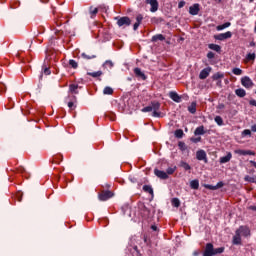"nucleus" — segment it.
<instances>
[{
    "label": "nucleus",
    "mask_w": 256,
    "mask_h": 256,
    "mask_svg": "<svg viewBox=\"0 0 256 256\" xmlns=\"http://www.w3.org/2000/svg\"><path fill=\"white\" fill-rule=\"evenodd\" d=\"M118 27H129L131 25V18L128 16L116 17Z\"/></svg>",
    "instance_id": "1"
},
{
    "label": "nucleus",
    "mask_w": 256,
    "mask_h": 256,
    "mask_svg": "<svg viewBox=\"0 0 256 256\" xmlns=\"http://www.w3.org/2000/svg\"><path fill=\"white\" fill-rule=\"evenodd\" d=\"M110 190H102L101 193L98 194L99 201H109L112 197H114Z\"/></svg>",
    "instance_id": "2"
},
{
    "label": "nucleus",
    "mask_w": 256,
    "mask_h": 256,
    "mask_svg": "<svg viewBox=\"0 0 256 256\" xmlns=\"http://www.w3.org/2000/svg\"><path fill=\"white\" fill-rule=\"evenodd\" d=\"M150 106L152 107V117H161V112H159V109H161V103L159 101H152Z\"/></svg>",
    "instance_id": "3"
},
{
    "label": "nucleus",
    "mask_w": 256,
    "mask_h": 256,
    "mask_svg": "<svg viewBox=\"0 0 256 256\" xmlns=\"http://www.w3.org/2000/svg\"><path fill=\"white\" fill-rule=\"evenodd\" d=\"M231 37H233V33H231V31L214 35V39H216V41H225V39H231Z\"/></svg>",
    "instance_id": "4"
},
{
    "label": "nucleus",
    "mask_w": 256,
    "mask_h": 256,
    "mask_svg": "<svg viewBox=\"0 0 256 256\" xmlns=\"http://www.w3.org/2000/svg\"><path fill=\"white\" fill-rule=\"evenodd\" d=\"M236 233L238 235H242L243 237H249L251 235V230L247 226H240L237 230Z\"/></svg>",
    "instance_id": "5"
},
{
    "label": "nucleus",
    "mask_w": 256,
    "mask_h": 256,
    "mask_svg": "<svg viewBox=\"0 0 256 256\" xmlns=\"http://www.w3.org/2000/svg\"><path fill=\"white\" fill-rule=\"evenodd\" d=\"M241 85L245 87L246 89H251L253 87V80L249 78V76H244L241 78Z\"/></svg>",
    "instance_id": "6"
},
{
    "label": "nucleus",
    "mask_w": 256,
    "mask_h": 256,
    "mask_svg": "<svg viewBox=\"0 0 256 256\" xmlns=\"http://www.w3.org/2000/svg\"><path fill=\"white\" fill-rule=\"evenodd\" d=\"M203 256H215L213 243H207Z\"/></svg>",
    "instance_id": "7"
},
{
    "label": "nucleus",
    "mask_w": 256,
    "mask_h": 256,
    "mask_svg": "<svg viewBox=\"0 0 256 256\" xmlns=\"http://www.w3.org/2000/svg\"><path fill=\"white\" fill-rule=\"evenodd\" d=\"M146 3L150 5L151 13H157L159 11V2L157 0H148Z\"/></svg>",
    "instance_id": "8"
},
{
    "label": "nucleus",
    "mask_w": 256,
    "mask_h": 256,
    "mask_svg": "<svg viewBox=\"0 0 256 256\" xmlns=\"http://www.w3.org/2000/svg\"><path fill=\"white\" fill-rule=\"evenodd\" d=\"M211 71H213V68L209 66L204 68L203 70L200 71L199 79L201 80L207 79V77H209V75L211 74Z\"/></svg>",
    "instance_id": "9"
},
{
    "label": "nucleus",
    "mask_w": 256,
    "mask_h": 256,
    "mask_svg": "<svg viewBox=\"0 0 256 256\" xmlns=\"http://www.w3.org/2000/svg\"><path fill=\"white\" fill-rule=\"evenodd\" d=\"M196 159L198 161H204V163H207V152H205V150H198L196 152Z\"/></svg>",
    "instance_id": "10"
},
{
    "label": "nucleus",
    "mask_w": 256,
    "mask_h": 256,
    "mask_svg": "<svg viewBox=\"0 0 256 256\" xmlns=\"http://www.w3.org/2000/svg\"><path fill=\"white\" fill-rule=\"evenodd\" d=\"M134 75L137 77V79H141L142 81H147V75H145V73L141 71V68H135Z\"/></svg>",
    "instance_id": "11"
},
{
    "label": "nucleus",
    "mask_w": 256,
    "mask_h": 256,
    "mask_svg": "<svg viewBox=\"0 0 256 256\" xmlns=\"http://www.w3.org/2000/svg\"><path fill=\"white\" fill-rule=\"evenodd\" d=\"M140 211H141V215H142V217H144V219H147V217L151 216V210H149V208H147V206H145V204H142L140 206Z\"/></svg>",
    "instance_id": "12"
},
{
    "label": "nucleus",
    "mask_w": 256,
    "mask_h": 256,
    "mask_svg": "<svg viewBox=\"0 0 256 256\" xmlns=\"http://www.w3.org/2000/svg\"><path fill=\"white\" fill-rule=\"evenodd\" d=\"M154 174L156 175V177H158V179H169V175L166 174V172L163 170L154 169Z\"/></svg>",
    "instance_id": "13"
},
{
    "label": "nucleus",
    "mask_w": 256,
    "mask_h": 256,
    "mask_svg": "<svg viewBox=\"0 0 256 256\" xmlns=\"http://www.w3.org/2000/svg\"><path fill=\"white\" fill-rule=\"evenodd\" d=\"M199 11H201V8L200 5L197 3L189 7L190 15H199Z\"/></svg>",
    "instance_id": "14"
},
{
    "label": "nucleus",
    "mask_w": 256,
    "mask_h": 256,
    "mask_svg": "<svg viewBox=\"0 0 256 256\" xmlns=\"http://www.w3.org/2000/svg\"><path fill=\"white\" fill-rule=\"evenodd\" d=\"M142 22H143V14H138L136 16V22L133 25L134 31H137L139 29V25H141Z\"/></svg>",
    "instance_id": "15"
},
{
    "label": "nucleus",
    "mask_w": 256,
    "mask_h": 256,
    "mask_svg": "<svg viewBox=\"0 0 256 256\" xmlns=\"http://www.w3.org/2000/svg\"><path fill=\"white\" fill-rule=\"evenodd\" d=\"M169 97L175 103H181V96H179V94H177V92H173V91L169 92Z\"/></svg>",
    "instance_id": "16"
},
{
    "label": "nucleus",
    "mask_w": 256,
    "mask_h": 256,
    "mask_svg": "<svg viewBox=\"0 0 256 256\" xmlns=\"http://www.w3.org/2000/svg\"><path fill=\"white\" fill-rule=\"evenodd\" d=\"M80 57L82 59H85V61H89L91 59H97V55H95V54H87L85 52L81 53Z\"/></svg>",
    "instance_id": "17"
},
{
    "label": "nucleus",
    "mask_w": 256,
    "mask_h": 256,
    "mask_svg": "<svg viewBox=\"0 0 256 256\" xmlns=\"http://www.w3.org/2000/svg\"><path fill=\"white\" fill-rule=\"evenodd\" d=\"M157 41H165V36L163 34H156L152 36L151 43H157Z\"/></svg>",
    "instance_id": "18"
},
{
    "label": "nucleus",
    "mask_w": 256,
    "mask_h": 256,
    "mask_svg": "<svg viewBox=\"0 0 256 256\" xmlns=\"http://www.w3.org/2000/svg\"><path fill=\"white\" fill-rule=\"evenodd\" d=\"M232 157H233V154H231V152H228L226 156H223L220 158V163L221 164L229 163Z\"/></svg>",
    "instance_id": "19"
},
{
    "label": "nucleus",
    "mask_w": 256,
    "mask_h": 256,
    "mask_svg": "<svg viewBox=\"0 0 256 256\" xmlns=\"http://www.w3.org/2000/svg\"><path fill=\"white\" fill-rule=\"evenodd\" d=\"M89 13H90L91 19H95V17H97V14L99 13V8H93V6H90Z\"/></svg>",
    "instance_id": "20"
},
{
    "label": "nucleus",
    "mask_w": 256,
    "mask_h": 256,
    "mask_svg": "<svg viewBox=\"0 0 256 256\" xmlns=\"http://www.w3.org/2000/svg\"><path fill=\"white\" fill-rule=\"evenodd\" d=\"M232 243L233 245H241V236L236 231L235 235L233 236Z\"/></svg>",
    "instance_id": "21"
},
{
    "label": "nucleus",
    "mask_w": 256,
    "mask_h": 256,
    "mask_svg": "<svg viewBox=\"0 0 256 256\" xmlns=\"http://www.w3.org/2000/svg\"><path fill=\"white\" fill-rule=\"evenodd\" d=\"M205 133H207V131H205V126L203 125L197 127L194 131V135H205Z\"/></svg>",
    "instance_id": "22"
},
{
    "label": "nucleus",
    "mask_w": 256,
    "mask_h": 256,
    "mask_svg": "<svg viewBox=\"0 0 256 256\" xmlns=\"http://www.w3.org/2000/svg\"><path fill=\"white\" fill-rule=\"evenodd\" d=\"M78 89H79V85H77V84H70L69 85V91H70V93H73L74 95L79 94Z\"/></svg>",
    "instance_id": "23"
},
{
    "label": "nucleus",
    "mask_w": 256,
    "mask_h": 256,
    "mask_svg": "<svg viewBox=\"0 0 256 256\" xmlns=\"http://www.w3.org/2000/svg\"><path fill=\"white\" fill-rule=\"evenodd\" d=\"M188 111L192 115H195L197 113V102H192L190 106H188Z\"/></svg>",
    "instance_id": "24"
},
{
    "label": "nucleus",
    "mask_w": 256,
    "mask_h": 256,
    "mask_svg": "<svg viewBox=\"0 0 256 256\" xmlns=\"http://www.w3.org/2000/svg\"><path fill=\"white\" fill-rule=\"evenodd\" d=\"M235 95H237V97H240L242 99L243 97H245V95H247V92L243 88H238L235 90Z\"/></svg>",
    "instance_id": "25"
},
{
    "label": "nucleus",
    "mask_w": 256,
    "mask_h": 256,
    "mask_svg": "<svg viewBox=\"0 0 256 256\" xmlns=\"http://www.w3.org/2000/svg\"><path fill=\"white\" fill-rule=\"evenodd\" d=\"M237 155H255V152L251 150H236Z\"/></svg>",
    "instance_id": "26"
},
{
    "label": "nucleus",
    "mask_w": 256,
    "mask_h": 256,
    "mask_svg": "<svg viewBox=\"0 0 256 256\" xmlns=\"http://www.w3.org/2000/svg\"><path fill=\"white\" fill-rule=\"evenodd\" d=\"M87 75H89V77H93L94 79H97V77H101V75H103V71L99 70L96 72H87Z\"/></svg>",
    "instance_id": "27"
},
{
    "label": "nucleus",
    "mask_w": 256,
    "mask_h": 256,
    "mask_svg": "<svg viewBox=\"0 0 256 256\" xmlns=\"http://www.w3.org/2000/svg\"><path fill=\"white\" fill-rule=\"evenodd\" d=\"M208 48L212 51H216V53H221V47L218 44H208Z\"/></svg>",
    "instance_id": "28"
},
{
    "label": "nucleus",
    "mask_w": 256,
    "mask_h": 256,
    "mask_svg": "<svg viewBox=\"0 0 256 256\" xmlns=\"http://www.w3.org/2000/svg\"><path fill=\"white\" fill-rule=\"evenodd\" d=\"M142 189L144 193H149V195H152L153 197L154 193H153V187H151V185H144Z\"/></svg>",
    "instance_id": "29"
},
{
    "label": "nucleus",
    "mask_w": 256,
    "mask_h": 256,
    "mask_svg": "<svg viewBox=\"0 0 256 256\" xmlns=\"http://www.w3.org/2000/svg\"><path fill=\"white\" fill-rule=\"evenodd\" d=\"M228 27H231V22H226L222 25H218L216 27V31H223V29H227Z\"/></svg>",
    "instance_id": "30"
},
{
    "label": "nucleus",
    "mask_w": 256,
    "mask_h": 256,
    "mask_svg": "<svg viewBox=\"0 0 256 256\" xmlns=\"http://www.w3.org/2000/svg\"><path fill=\"white\" fill-rule=\"evenodd\" d=\"M43 73L44 75H51V70L46 65L43 66L42 72L40 74V79H43Z\"/></svg>",
    "instance_id": "31"
},
{
    "label": "nucleus",
    "mask_w": 256,
    "mask_h": 256,
    "mask_svg": "<svg viewBox=\"0 0 256 256\" xmlns=\"http://www.w3.org/2000/svg\"><path fill=\"white\" fill-rule=\"evenodd\" d=\"M179 166L182 167L184 171H191V165L185 161H181Z\"/></svg>",
    "instance_id": "32"
},
{
    "label": "nucleus",
    "mask_w": 256,
    "mask_h": 256,
    "mask_svg": "<svg viewBox=\"0 0 256 256\" xmlns=\"http://www.w3.org/2000/svg\"><path fill=\"white\" fill-rule=\"evenodd\" d=\"M223 77H225V74H223L221 72H217V73L213 74L212 79H213V81H219V79H223Z\"/></svg>",
    "instance_id": "33"
},
{
    "label": "nucleus",
    "mask_w": 256,
    "mask_h": 256,
    "mask_svg": "<svg viewBox=\"0 0 256 256\" xmlns=\"http://www.w3.org/2000/svg\"><path fill=\"white\" fill-rule=\"evenodd\" d=\"M244 181H246L247 183H255L256 184V176L246 175L244 177Z\"/></svg>",
    "instance_id": "34"
},
{
    "label": "nucleus",
    "mask_w": 256,
    "mask_h": 256,
    "mask_svg": "<svg viewBox=\"0 0 256 256\" xmlns=\"http://www.w3.org/2000/svg\"><path fill=\"white\" fill-rule=\"evenodd\" d=\"M174 135H175L176 139H183V135H185V133L183 132L182 129H177L174 132Z\"/></svg>",
    "instance_id": "35"
},
{
    "label": "nucleus",
    "mask_w": 256,
    "mask_h": 256,
    "mask_svg": "<svg viewBox=\"0 0 256 256\" xmlns=\"http://www.w3.org/2000/svg\"><path fill=\"white\" fill-rule=\"evenodd\" d=\"M114 65H115V64L113 63V61H111V60H106V61L104 62V64H103V67H105V69H107V68L113 69Z\"/></svg>",
    "instance_id": "36"
},
{
    "label": "nucleus",
    "mask_w": 256,
    "mask_h": 256,
    "mask_svg": "<svg viewBox=\"0 0 256 256\" xmlns=\"http://www.w3.org/2000/svg\"><path fill=\"white\" fill-rule=\"evenodd\" d=\"M190 187L191 189H195V190L199 189V181L197 179L192 180L190 182Z\"/></svg>",
    "instance_id": "37"
},
{
    "label": "nucleus",
    "mask_w": 256,
    "mask_h": 256,
    "mask_svg": "<svg viewBox=\"0 0 256 256\" xmlns=\"http://www.w3.org/2000/svg\"><path fill=\"white\" fill-rule=\"evenodd\" d=\"M104 95H113V88L106 86L103 90Z\"/></svg>",
    "instance_id": "38"
},
{
    "label": "nucleus",
    "mask_w": 256,
    "mask_h": 256,
    "mask_svg": "<svg viewBox=\"0 0 256 256\" xmlns=\"http://www.w3.org/2000/svg\"><path fill=\"white\" fill-rule=\"evenodd\" d=\"M221 253H225V247L214 248V256L221 255Z\"/></svg>",
    "instance_id": "39"
},
{
    "label": "nucleus",
    "mask_w": 256,
    "mask_h": 256,
    "mask_svg": "<svg viewBox=\"0 0 256 256\" xmlns=\"http://www.w3.org/2000/svg\"><path fill=\"white\" fill-rule=\"evenodd\" d=\"M151 23H154V24H159V23H163V18L161 17H152L151 18Z\"/></svg>",
    "instance_id": "40"
},
{
    "label": "nucleus",
    "mask_w": 256,
    "mask_h": 256,
    "mask_svg": "<svg viewBox=\"0 0 256 256\" xmlns=\"http://www.w3.org/2000/svg\"><path fill=\"white\" fill-rule=\"evenodd\" d=\"M69 65L72 69H77V67H79V64L74 59L69 60Z\"/></svg>",
    "instance_id": "41"
},
{
    "label": "nucleus",
    "mask_w": 256,
    "mask_h": 256,
    "mask_svg": "<svg viewBox=\"0 0 256 256\" xmlns=\"http://www.w3.org/2000/svg\"><path fill=\"white\" fill-rule=\"evenodd\" d=\"M172 205L173 207H181V201L179 200V198H173Z\"/></svg>",
    "instance_id": "42"
},
{
    "label": "nucleus",
    "mask_w": 256,
    "mask_h": 256,
    "mask_svg": "<svg viewBox=\"0 0 256 256\" xmlns=\"http://www.w3.org/2000/svg\"><path fill=\"white\" fill-rule=\"evenodd\" d=\"M175 171H177V166L169 167V168H167V170H166V174H167V175H173V173H175Z\"/></svg>",
    "instance_id": "43"
},
{
    "label": "nucleus",
    "mask_w": 256,
    "mask_h": 256,
    "mask_svg": "<svg viewBox=\"0 0 256 256\" xmlns=\"http://www.w3.org/2000/svg\"><path fill=\"white\" fill-rule=\"evenodd\" d=\"M246 59H247V61H255V59H256V54H255V53H248V54L246 55Z\"/></svg>",
    "instance_id": "44"
},
{
    "label": "nucleus",
    "mask_w": 256,
    "mask_h": 256,
    "mask_svg": "<svg viewBox=\"0 0 256 256\" xmlns=\"http://www.w3.org/2000/svg\"><path fill=\"white\" fill-rule=\"evenodd\" d=\"M215 123H217V125H219V127H221L223 125V118L221 116H216L214 118Z\"/></svg>",
    "instance_id": "45"
},
{
    "label": "nucleus",
    "mask_w": 256,
    "mask_h": 256,
    "mask_svg": "<svg viewBox=\"0 0 256 256\" xmlns=\"http://www.w3.org/2000/svg\"><path fill=\"white\" fill-rule=\"evenodd\" d=\"M178 147L180 151H187V144H185V142H179Z\"/></svg>",
    "instance_id": "46"
},
{
    "label": "nucleus",
    "mask_w": 256,
    "mask_h": 256,
    "mask_svg": "<svg viewBox=\"0 0 256 256\" xmlns=\"http://www.w3.org/2000/svg\"><path fill=\"white\" fill-rule=\"evenodd\" d=\"M232 73L233 75H243V70H241L240 68H233Z\"/></svg>",
    "instance_id": "47"
},
{
    "label": "nucleus",
    "mask_w": 256,
    "mask_h": 256,
    "mask_svg": "<svg viewBox=\"0 0 256 256\" xmlns=\"http://www.w3.org/2000/svg\"><path fill=\"white\" fill-rule=\"evenodd\" d=\"M151 111H153L151 105L142 108V113H151Z\"/></svg>",
    "instance_id": "48"
},
{
    "label": "nucleus",
    "mask_w": 256,
    "mask_h": 256,
    "mask_svg": "<svg viewBox=\"0 0 256 256\" xmlns=\"http://www.w3.org/2000/svg\"><path fill=\"white\" fill-rule=\"evenodd\" d=\"M205 189H209L210 191H217L216 186H213L211 184H204Z\"/></svg>",
    "instance_id": "49"
},
{
    "label": "nucleus",
    "mask_w": 256,
    "mask_h": 256,
    "mask_svg": "<svg viewBox=\"0 0 256 256\" xmlns=\"http://www.w3.org/2000/svg\"><path fill=\"white\" fill-rule=\"evenodd\" d=\"M247 136L251 137V130L249 129H245L242 131V137H247Z\"/></svg>",
    "instance_id": "50"
},
{
    "label": "nucleus",
    "mask_w": 256,
    "mask_h": 256,
    "mask_svg": "<svg viewBox=\"0 0 256 256\" xmlns=\"http://www.w3.org/2000/svg\"><path fill=\"white\" fill-rule=\"evenodd\" d=\"M190 141L192 142V143H200V141H201V136H199V137H192L191 139H190Z\"/></svg>",
    "instance_id": "51"
},
{
    "label": "nucleus",
    "mask_w": 256,
    "mask_h": 256,
    "mask_svg": "<svg viewBox=\"0 0 256 256\" xmlns=\"http://www.w3.org/2000/svg\"><path fill=\"white\" fill-rule=\"evenodd\" d=\"M68 107H69V109H71L73 111L75 109V107H77V106H75V102L70 101V102H68Z\"/></svg>",
    "instance_id": "52"
},
{
    "label": "nucleus",
    "mask_w": 256,
    "mask_h": 256,
    "mask_svg": "<svg viewBox=\"0 0 256 256\" xmlns=\"http://www.w3.org/2000/svg\"><path fill=\"white\" fill-rule=\"evenodd\" d=\"M224 186H225V183H223V181H220V182H218V183L215 185L216 190H217V189H221V187H224Z\"/></svg>",
    "instance_id": "53"
},
{
    "label": "nucleus",
    "mask_w": 256,
    "mask_h": 256,
    "mask_svg": "<svg viewBox=\"0 0 256 256\" xmlns=\"http://www.w3.org/2000/svg\"><path fill=\"white\" fill-rule=\"evenodd\" d=\"M207 59H215V53H213V52H208L207 53Z\"/></svg>",
    "instance_id": "54"
},
{
    "label": "nucleus",
    "mask_w": 256,
    "mask_h": 256,
    "mask_svg": "<svg viewBox=\"0 0 256 256\" xmlns=\"http://www.w3.org/2000/svg\"><path fill=\"white\" fill-rule=\"evenodd\" d=\"M151 229H152V231L159 233V227H157V225H155V224L151 225Z\"/></svg>",
    "instance_id": "55"
},
{
    "label": "nucleus",
    "mask_w": 256,
    "mask_h": 256,
    "mask_svg": "<svg viewBox=\"0 0 256 256\" xmlns=\"http://www.w3.org/2000/svg\"><path fill=\"white\" fill-rule=\"evenodd\" d=\"M102 189H111V184L109 183H105L103 185H101Z\"/></svg>",
    "instance_id": "56"
},
{
    "label": "nucleus",
    "mask_w": 256,
    "mask_h": 256,
    "mask_svg": "<svg viewBox=\"0 0 256 256\" xmlns=\"http://www.w3.org/2000/svg\"><path fill=\"white\" fill-rule=\"evenodd\" d=\"M183 7H185V1L182 0L178 3V9H183Z\"/></svg>",
    "instance_id": "57"
},
{
    "label": "nucleus",
    "mask_w": 256,
    "mask_h": 256,
    "mask_svg": "<svg viewBox=\"0 0 256 256\" xmlns=\"http://www.w3.org/2000/svg\"><path fill=\"white\" fill-rule=\"evenodd\" d=\"M249 104L252 105V107H256V100H250Z\"/></svg>",
    "instance_id": "58"
},
{
    "label": "nucleus",
    "mask_w": 256,
    "mask_h": 256,
    "mask_svg": "<svg viewBox=\"0 0 256 256\" xmlns=\"http://www.w3.org/2000/svg\"><path fill=\"white\" fill-rule=\"evenodd\" d=\"M251 131L252 133H256V124L251 126Z\"/></svg>",
    "instance_id": "59"
},
{
    "label": "nucleus",
    "mask_w": 256,
    "mask_h": 256,
    "mask_svg": "<svg viewBox=\"0 0 256 256\" xmlns=\"http://www.w3.org/2000/svg\"><path fill=\"white\" fill-rule=\"evenodd\" d=\"M218 109H225V104H219Z\"/></svg>",
    "instance_id": "60"
},
{
    "label": "nucleus",
    "mask_w": 256,
    "mask_h": 256,
    "mask_svg": "<svg viewBox=\"0 0 256 256\" xmlns=\"http://www.w3.org/2000/svg\"><path fill=\"white\" fill-rule=\"evenodd\" d=\"M250 211H256V206H249Z\"/></svg>",
    "instance_id": "61"
},
{
    "label": "nucleus",
    "mask_w": 256,
    "mask_h": 256,
    "mask_svg": "<svg viewBox=\"0 0 256 256\" xmlns=\"http://www.w3.org/2000/svg\"><path fill=\"white\" fill-rule=\"evenodd\" d=\"M256 43L255 41L250 42L249 47H255Z\"/></svg>",
    "instance_id": "62"
},
{
    "label": "nucleus",
    "mask_w": 256,
    "mask_h": 256,
    "mask_svg": "<svg viewBox=\"0 0 256 256\" xmlns=\"http://www.w3.org/2000/svg\"><path fill=\"white\" fill-rule=\"evenodd\" d=\"M218 87H221V80L217 82Z\"/></svg>",
    "instance_id": "63"
},
{
    "label": "nucleus",
    "mask_w": 256,
    "mask_h": 256,
    "mask_svg": "<svg viewBox=\"0 0 256 256\" xmlns=\"http://www.w3.org/2000/svg\"><path fill=\"white\" fill-rule=\"evenodd\" d=\"M215 3H221L223 0H214Z\"/></svg>",
    "instance_id": "64"
}]
</instances>
